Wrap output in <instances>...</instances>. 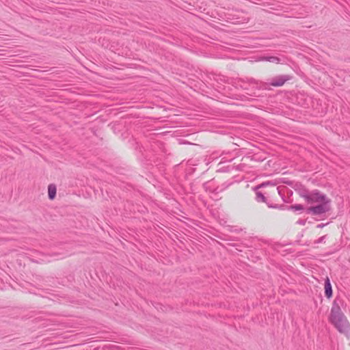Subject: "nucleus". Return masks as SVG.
<instances>
[{"mask_svg":"<svg viewBox=\"0 0 350 350\" xmlns=\"http://www.w3.org/2000/svg\"><path fill=\"white\" fill-rule=\"evenodd\" d=\"M338 299H335L329 317V322L334 325L337 330L340 333H346L350 329V325L342 312Z\"/></svg>","mask_w":350,"mask_h":350,"instance_id":"nucleus-1","label":"nucleus"},{"mask_svg":"<svg viewBox=\"0 0 350 350\" xmlns=\"http://www.w3.org/2000/svg\"><path fill=\"white\" fill-rule=\"evenodd\" d=\"M268 185H269V182L262 183L254 188V191L255 192V200L258 202L265 203L269 208H275L278 207L277 205H273L272 204H271L269 202L268 199L265 196L264 193L259 191L260 188H262Z\"/></svg>","mask_w":350,"mask_h":350,"instance_id":"nucleus-2","label":"nucleus"},{"mask_svg":"<svg viewBox=\"0 0 350 350\" xmlns=\"http://www.w3.org/2000/svg\"><path fill=\"white\" fill-rule=\"evenodd\" d=\"M291 77L289 75H278L271 79L269 82L262 83L260 82L261 86L265 89L268 88L269 85L274 87L282 86L286 81H289Z\"/></svg>","mask_w":350,"mask_h":350,"instance_id":"nucleus-3","label":"nucleus"},{"mask_svg":"<svg viewBox=\"0 0 350 350\" xmlns=\"http://www.w3.org/2000/svg\"><path fill=\"white\" fill-rule=\"evenodd\" d=\"M329 203L330 200L329 199H326V200L320 202L319 204L308 208V212L311 213L314 215H319L325 213L330 209Z\"/></svg>","mask_w":350,"mask_h":350,"instance_id":"nucleus-4","label":"nucleus"},{"mask_svg":"<svg viewBox=\"0 0 350 350\" xmlns=\"http://www.w3.org/2000/svg\"><path fill=\"white\" fill-rule=\"evenodd\" d=\"M213 184H214L213 181L206 182L203 185L204 189L206 191H209L211 193L217 194V193H221L223 191H224L230 185V184L224 183V184H222L220 186H217V187H214Z\"/></svg>","mask_w":350,"mask_h":350,"instance_id":"nucleus-5","label":"nucleus"},{"mask_svg":"<svg viewBox=\"0 0 350 350\" xmlns=\"http://www.w3.org/2000/svg\"><path fill=\"white\" fill-rule=\"evenodd\" d=\"M304 199L308 203L312 204L314 202L320 203L323 202L326 200L327 198L326 196L321 193L319 191H314L310 193L309 196H304Z\"/></svg>","mask_w":350,"mask_h":350,"instance_id":"nucleus-6","label":"nucleus"},{"mask_svg":"<svg viewBox=\"0 0 350 350\" xmlns=\"http://www.w3.org/2000/svg\"><path fill=\"white\" fill-rule=\"evenodd\" d=\"M238 82H241L243 83V84H240V86L243 88V89H248V87H247V84L250 85V84H258V81H256L253 78H247V77H245V78H243V79H239Z\"/></svg>","mask_w":350,"mask_h":350,"instance_id":"nucleus-7","label":"nucleus"},{"mask_svg":"<svg viewBox=\"0 0 350 350\" xmlns=\"http://www.w3.org/2000/svg\"><path fill=\"white\" fill-rule=\"evenodd\" d=\"M325 295L327 298L332 296V288L328 278L325 281Z\"/></svg>","mask_w":350,"mask_h":350,"instance_id":"nucleus-8","label":"nucleus"},{"mask_svg":"<svg viewBox=\"0 0 350 350\" xmlns=\"http://www.w3.org/2000/svg\"><path fill=\"white\" fill-rule=\"evenodd\" d=\"M48 194L50 200H53L56 195V187L55 185L51 184L48 187Z\"/></svg>","mask_w":350,"mask_h":350,"instance_id":"nucleus-9","label":"nucleus"},{"mask_svg":"<svg viewBox=\"0 0 350 350\" xmlns=\"http://www.w3.org/2000/svg\"><path fill=\"white\" fill-rule=\"evenodd\" d=\"M261 59L272 63H278L280 62V59L275 56H265L262 57Z\"/></svg>","mask_w":350,"mask_h":350,"instance_id":"nucleus-10","label":"nucleus"},{"mask_svg":"<svg viewBox=\"0 0 350 350\" xmlns=\"http://www.w3.org/2000/svg\"><path fill=\"white\" fill-rule=\"evenodd\" d=\"M291 208L292 210H293V211H303V210L304 209V206H303V205H301V204H295V205H292V206H291Z\"/></svg>","mask_w":350,"mask_h":350,"instance_id":"nucleus-11","label":"nucleus"},{"mask_svg":"<svg viewBox=\"0 0 350 350\" xmlns=\"http://www.w3.org/2000/svg\"><path fill=\"white\" fill-rule=\"evenodd\" d=\"M310 193L307 191H303L300 193V196L304 198V196H309Z\"/></svg>","mask_w":350,"mask_h":350,"instance_id":"nucleus-12","label":"nucleus"},{"mask_svg":"<svg viewBox=\"0 0 350 350\" xmlns=\"http://www.w3.org/2000/svg\"><path fill=\"white\" fill-rule=\"evenodd\" d=\"M323 239H324V237H321V238L319 239V242H321V241H323Z\"/></svg>","mask_w":350,"mask_h":350,"instance_id":"nucleus-13","label":"nucleus"}]
</instances>
